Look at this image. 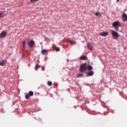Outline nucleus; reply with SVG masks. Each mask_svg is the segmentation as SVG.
<instances>
[{"mask_svg":"<svg viewBox=\"0 0 127 127\" xmlns=\"http://www.w3.org/2000/svg\"><path fill=\"white\" fill-rule=\"evenodd\" d=\"M22 59H24V55H22Z\"/></svg>","mask_w":127,"mask_h":127,"instance_id":"obj_26","label":"nucleus"},{"mask_svg":"<svg viewBox=\"0 0 127 127\" xmlns=\"http://www.w3.org/2000/svg\"><path fill=\"white\" fill-rule=\"evenodd\" d=\"M122 19L123 21H127V15L126 13H123L122 15Z\"/></svg>","mask_w":127,"mask_h":127,"instance_id":"obj_7","label":"nucleus"},{"mask_svg":"<svg viewBox=\"0 0 127 127\" xmlns=\"http://www.w3.org/2000/svg\"><path fill=\"white\" fill-rule=\"evenodd\" d=\"M33 92L31 91L29 92V96H30V97H32V96H33Z\"/></svg>","mask_w":127,"mask_h":127,"instance_id":"obj_20","label":"nucleus"},{"mask_svg":"<svg viewBox=\"0 0 127 127\" xmlns=\"http://www.w3.org/2000/svg\"><path fill=\"white\" fill-rule=\"evenodd\" d=\"M87 47L89 50H92L93 49V47L90 43H87Z\"/></svg>","mask_w":127,"mask_h":127,"instance_id":"obj_9","label":"nucleus"},{"mask_svg":"<svg viewBox=\"0 0 127 127\" xmlns=\"http://www.w3.org/2000/svg\"><path fill=\"white\" fill-rule=\"evenodd\" d=\"M121 25V23L120 22L117 21H115L112 23L113 27H118V26H120Z\"/></svg>","mask_w":127,"mask_h":127,"instance_id":"obj_4","label":"nucleus"},{"mask_svg":"<svg viewBox=\"0 0 127 127\" xmlns=\"http://www.w3.org/2000/svg\"><path fill=\"white\" fill-rule=\"evenodd\" d=\"M77 78H81V77H84V74L83 73H78L77 74Z\"/></svg>","mask_w":127,"mask_h":127,"instance_id":"obj_14","label":"nucleus"},{"mask_svg":"<svg viewBox=\"0 0 127 127\" xmlns=\"http://www.w3.org/2000/svg\"><path fill=\"white\" fill-rule=\"evenodd\" d=\"M88 69V64L86 63L82 64L79 67V72L80 73H85Z\"/></svg>","mask_w":127,"mask_h":127,"instance_id":"obj_1","label":"nucleus"},{"mask_svg":"<svg viewBox=\"0 0 127 127\" xmlns=\"http://www.w3.org/2000/svg\"><path fill=\"white\" fill-rule=\"evenodd\" d=\"M39 0H30V2H36V1H38Z\"/></svg>","mask_w":127,"mask_h":127,"instance_id":"obj_23","label":"nucleus"},{"mask_svg":"<svg viewBox=\"0 0 127 127\" xmlns=\"http://www.w3.org/2000/svg\"><path fill=\"white\" fill-rule=\"evenodd\" d=\"M47 84L49 86H52V82H51V81H48L47 82Z\"/></svg>","mask_w":127,"mask_h":127,"instance_id":"obj_22","label":"nucleus"},{"mask_svg":"<svg viewBox=\"0 0 127 127\" xmlns=\"http://www.w3.org/2000/svg\"><path fill=\"white\" fill-rule=\"evenodd\" d=\"M25 99H29V97H30L29 96V94H28V93H25Z\"/></svg>","mask_w":127,"mask_h":127,"instance_id":"obj_19","label":"nucleus"},{"mask_svg":"<svg viewBox=\"0 0 127 127\" xmlns=\"http://www.w3.org/2000/svg\"><path fill=\"white\" fill-rule=\"evenodd\" d=\"M95 15H96V16H98V17H101V16L102 15V14L99 12H96L95 14Z\"/></svg>","mask_w":127,"mask_h":127,"instance_id":"obj_11","label":"nucleus"},{"mask_svg":"<svg viewBox=\"0 0 127 127\" xmlns=\"http://www.w3.org/2000/svg\"><path fill=\"white\" fill-rule=\"evenodd\" d=\"M115 30L116 31H120V29L118 27H115Z\"/></svg>","mask_w":127,"mask_h":127,"instance_id":"obj_24","label":"nucleus"},{"mask_svg":"<svg viewBox=\"0 0 127 127\" xmlns=\"http://www.w3.org/2000/svg\"><path fill=\"white\" fill-rule=\"evenodd\" d=\"M41 53L42 55H47L48 53V51L46 49H43L41 51Z\"/></svg>","mask_w":127,"mask_h":127,"instance_id":"obj_8","label":"nucleus"},{"mask_svg":"<svg viewBox=\"0 0 127 127\" xmlns=\"http://www.w3.org/2000/svg\"><path fill=\"white\" fill-rule=\"evenodd\" d=\"M117 1L118 2H119V1H120V0H117Z\"/></svg>","mask_w":127,"mask_h":127,"instance_id":"obj_27","label":"nucleus"},{"mask_svg":"<svg viewBox=\"0 0 127 127\" xmlns=\"http://www.w3.org/2000/svg\"><path fill=\"white\" fill-rule=\"evenodd\" d=\"M67 42L70 43V44H76V42L72 41V40H67Z\"/></svg>","mask_w":127,"mask_h":127,"instance_id":"obj_10","label":"nucleus"},{"mask_svg":"<svg viewBox=\"0 0 127 127\" xmlns=\"http://www.w3.org/2000/svg\"><path fill=\"white\" fill-rule=\"evenodd\" d=\"M39 68H41V66H40L38 64H36L35 67V70H36V71H37L38 70Z\"/></svg>","mask_w":127,"mask_h":127,"instance_id":"obj_18","label":"nucleus"},{"mask_svg":"<svg viewBox=\"0 0 127 127\" xmlns=\"http://www.w3.org/2000/svg\"><path fill=\"white\" fill-rule=\"evenodd\" d=\"M111 34H112L113 37H114V38H118V37H119V33L115 31V30H111Z\"/></svg>","mask_w":127,"mask_h":127,"instance_id":"obj_2","label":"nucleus"},{"mask_svg":"<svg viewBox=\"0 0 127 127\" xmlns=\"http://www.w3.org/2000/svg\"><path fill=\"white\" fill-rule=\"evenodd\" d=\"M56 51H60V49L59 47H56Z\"/></svg>","mask_w":127,"mask_h":127,"instance_id":"obj_25","label":"nucleus"},{"mask_svg":"<svg viewBox=\"0 0 127 127\" xmlns=\"http://www.w3.org/2000/svg\"><path fill=\"white\" fill-rule=\"evenodd\" d=\"M27 43L28 46L31 48L33 47V45L35 44V42L33 40H31L30 42H27Z\"/></svg>","mask_w":127,"mask_h":127,"instance_id":"obj_3","label":"nucleus"},{"mask_svg":"<svg viewBox=\"0 0 127 127\" xmlns=\"http://www.w3.org/2000/svg\"><path fill=\"white\" fill-rule=\"evenodd\" d=\"M7 34V32L6 31L2 32L0 34V38H3L4 37H6Z\"/></svg>","mask_w":127,"mask_h":127,"instance_id":"obj_5","label":"nucleus"},{"mask_svg":"<svg viewBox=\"0 0 127 127\" xmlns=\"http://www.w3.org/2000/svg\"><path fill=\"white\" fill-rule=\"evenodd\" d=\"M100 36L106 37L109 35V33L108 32H103L99 34Z\"/></svg>","mask_w":127,"mask_h":127,"instance_id":"obj_6","label":"nucleus"},{"mask_svg":"<svg viewBox=\"0 0 127 127\" xmlns=\"http://www.w3.org/2000/svg\"><path fill=\"white\" fill-rule=\"evenodd\" d=\"M6 62L5 60H3L1 62H0V66H3V65H4V64H5Z\"/></svg>","mask_w":127,"mask_h":127,"instance_id":"obj_12","label":"nucleus"},{"mask_svg":"<svg viewBox=\"0 0 127 127\" xmlns=\"http://www.w3.org/2000/svg\"><path fill=\"white\" fill-rule=\"evenodd\" d=\"M3 16H4V15L3 14V12L0 11V19H1V18H2Z\"/></svg>","mask_w":127,"mask_h":127,"instance_id":"obj_16","label":"nucleus"},{"mask_svg":"<svg viewBox=\"0 0 127 127\" xmlns=\"http://www.w3.org/2000/svg\"><path fill=\"white\" fill-rule=\"evenodd\" d=\"M87 69L89 70V71H91V70H93V66L91 65H87Z\"/></svg>","mask_w":127,"mask_h":127,"instance_id":"obj_13","label":"nucleus"},{"mask_svg":"<svg viewBox=\"0 0 127 127\" xmlns=\"http://www.w3.org/2000/svg\"><path fill=\"white\" fill-rule=\"evenodd\" d=\"M87 59V57L83 56L80 57V60H86Z\"/></svg>","mask_w":127,"mask_h":127,"instance_id":"obj_15","label":"nucleus"},{"mask_svg":"<svg viewBox=\"0 0 127 127\" xmlns=\"http://www.w3.org/2000/svg\"><path fill=\"white\" fill-rule=\"evenodd\" d=\"M25 43H26V41H23L22 42L23 48H24L25 47Z\"/></svg>","mask_w":127,"mask_h":127,"instance_id":"obj_21","label":"nucleus"},{"mask_svg":"<svg viewBox=\"0 0 127 127\" xmlns=\"http://www.w3.org/2000/svg\"><path fill=\"white\" fill-rule=\"evenodd\" d=\"M94 75V71H90L88 73V76H91Z\"/></svg>","mask_w":127,"mask_h":127,"instance_id":"obj_17","label":"nucleus"}]
</instances>
